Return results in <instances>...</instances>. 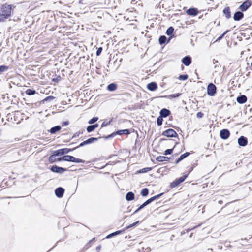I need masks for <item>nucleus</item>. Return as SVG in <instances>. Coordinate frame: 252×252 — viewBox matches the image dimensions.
Wrapping results in <instances>:
<instances>
[{"label": "nucleus", "mask_w": 252, "mask_h": 252, "mask_svg": "<svg viewBox=\"0 0 252 252\" xmlns=\"http://www.w3.org/2000/svg\"><path fill=\"white\" fill-rule=\"evenodd\" d=\"M188 175H184L182 177L176 179L174 181L171 183L170 186L171 188H175L180 185L181 183L183 182L185 179L187 178Z\"/></svg>", "instance_id": "39448f33"}, {"label": "nucleus", "mask_w": 252, "mask_h": 252, "mask_svg": "<svg viewBox=\"0 0 252 252\" xmlns=\"http://www.w3.org/2000/svg\"><path fill=\"white\" fill-rule=\"evenodd\" d=\"M56 159H57V160H58L59 161H63V157L58 158Z\"/></svg>", "instance_id": "13d9d810"}, {"label": "nucleus", "mask_w": 252, "mask_h": 252, "mask_svg": "<svg viewBox=\"0 0 252 252\" xmlns=\"http://www.w3.org/2000/svg\"><path fill=\"white\" fill-rule=\"evenodd\" d=\"M95 238H93L92 239H91L90 241H89V243H91L92 242H93Z\"/></svg>", "instance_id": "e2e57ef3"}, {"label": "nucleus", "mask_w": 252, "mask_h": 252, "mask_svg": "<svg viewBox=\"0 0 252 252\" xmlns=\"http://www.w3.org/2000/svg\"><path fill=\"white\" fill-rule=\"evenodd\" d=\"M171 114V111L166 108H162L159 112V115L163 118H166Z\"/></svg>", "instance_id": "9b49d317"}, {"label": "nucleus", "mask_w": 252, "mask_h": 252, "mask_svg": "<svg viewBox=\"0 0 252 252\" xmlns=\"http://www.w3.org/2000/svg\"><path fill=\"white\" fill-rule=\"evenodd\" d=\"M61 129V126L59 125L52 127L49 131L51 134H55L57 132L59 131Z\"/></svg>", "instance_id": "412c9836"}, {"label": "nucleus", "mask_w": 252, "mask_h": 252, "mask_svg": "<svg viewBox=\"0 0 252 252\" xmlns=\"http://www.w3.org/2000/svg\"><path fill=\"white\" fill-rule=\"evenodd\" d=\"M98 120V118L97 117H94L91 119L89 121L88 123L89 124H93L96 122Z\"/></svg>", "instance_id": "58836bf2"}, {"label": "nucleus", "mask_w": 252, "mask_h": 252, "mask_svg": "<svg viewBox=\"0 0 252 252\" xmlns=\"http://www.w3.org/2000/svg\"><path fill=\"white\" fill-rule=\"evenodd\" d=\"M75 143H76L75 142H72L71 143H70L69 144V145H72L75 144Z\"/></svg>", "instance_id": "69168bd1"}, {"label": "nucleus", "mask_w": 252, "mask_h": 252, "mask_svg": "<svg viewBox=\"0 0 252 252\" xmlns=\"http://www.w3.org/2000/svg\"><path fill=\"white\" fill-rule=\"evenodd\" d=\"M166 37L165 36H161L159 38V42L160 44L162 45L165 43L166 40Z\"/></svg>", "instance_id": "f704fd0d"}, {"label": "nucleus", "mask_w": 252, "mask_h": 252, "mask_svg": "<svg viewBox=\"0 0 252 252\" xmlns=\"http://www.w3.org/2000/svg\"><path fill=\"white\" fill-rule=\"evenodd\" d=\"M247 98L246 95L241 94L237 97V101L239 104H243L247 101Z\"/></svg>", "instance_id": "2eb2a0df"}, {"label": "nucleus", "mask_w": 252, "mask_h": 252, "mask_svg": "<svg viewBox=\"0 0 252 252\" xmlns=\"http://www.w3.org/2000/svg\"><path fill=\"white\" fill-rule=\"evenodd\" d=\"M184 66L183 65H182L181 66V69L183 70H184Z\"/></svg>", "instance_id": "338daca9"}, {"label": "nucleus", "mask_w": 252, "mask_h": 252, "mask_svg": "<svg viewBox=\"0 0 252 252\" xmlns=\"http://www.w3.org/2000/svg\"><path fill=\"white\" fill-rule=\"evenodd\" d=\"M170 159V158L163 156H158L156 158V160L158 162L169 161Z\"/></svg>", "instance_id": "a211bd4d"}, {"label": "nucleus", "mask_w": 252, "mask_h": 252, "mask_svg": "<svg viewBox=\"0 0 252 252\" xmlns=\"http://www.w3.org/2000/svg\"><path fill=\"white\" fill-rule=\"evenodd\" d=\"M145 205L143 203L142 204H141L133 213V214H135L139 212L140 210H141L142 209L144 208L145 207Z\"/></svg>", "instance_id": "a18cd8bd"}, {"label": "nucleus", "mask_w": 252, "mask_h": 252, "mask_svg": "<svg viewBox=\"0 0 252 252\" xmlns=\"http://www.w3.org/2000/svg\"><path fill=\"white\" fill-rule=\"evenodd\" d=\"M200 226V225H198V226ZM197 226H194L193 227V228H189L188 229H187L186 230V232L188 233V232H189V231H191L192 230H193V229H194L195 228L197 227Z\"/></svg>", "instance_id": "6e6d98bb"}, {"label": "nucleus", "mask_w": 252, "mask_h": 252, "mask_svg": "<svg viewBox=\"0 0 252 252\" xmlns=\"http://www.w3.org/2000/svg\"><path fill=\"white\" fill-rule=\"evenodd\" d=\"M124 231H125V229L116 231H115L114 232H113V233L108 235L106 236V238H111V237H113L114 236L120 234L122 233Z\"/></svg>", "instance_id": "5701e85b"}, {"label": "nucleus", "mask_w": 252, "mask_h": 252, "mask_svg": "<svg viewBox=\"0 0 252 252\" xmlns=\"http://www.w3.org/2000/svg\"><path fill=\"white\" fill-rule=\"evenodd\" d=\"M251 3L247 0L243 2L240 6L239 9L242 11H246L251 6Z\"/></svg>", "instance_id": "ddd939ff"}, {"label": "nucleus", "mask_w": 252, "mask_h": 252, "mask_svg": "<svg viewBox=\"0 0 252 252\" xmlns=\"http://www.w3.org/2000/svg\"><path fill=\"white\" fill-rule=\"evenodd\" d=\"M229 32V30L226 31L223 34H222L220 36L218 37L217 41L221 40L223 37L225 35V34H226Z\"/></svg>", "instance_id": "09e8293b"}, {"label": "nucleus", "mask_w": 252, "mask_h": 252, "mask_svg": "<svg viewBox=\"0 0 252 252\" xmlns=\"http://www.w3.org/2000/svg\"><path fill=\"white\" fill-rule=\"evenodd\" d=\"M204 116V114L203 113H202L201 112H198L197 114H196V117L197 118H201L203 117V116Z\"/></svg>", "instance_id": "603ef678"}, {"label": "nucleus", "mask_w": 252, "mask_h": 252, "mask_svg": "<svg viewBox=\"0 0 252 252\" xmlns=\"http://www.w3.org/2000/svg\"><path fill=\"white\" fill-rule=\"evenodd\" d=\"M55 98V97H54L53 96L50 95V96H48L46 97V98H45L43 100V102L45 103V102H47L48 101H51Z\"/></svg>", "instance_id": "473e14b6"}, {"label": "nucleus", "mask_w": 252, "mask_h": 252, "mask_svg": "<svg viewBox=\"0 0 252 252\" xmlns=\"http://www.w3.org/2000/svg\"><path fill=\"white\" fill-rule=\"evenodd\" d=\"M182 63H191V58L189 56H186L182 59Z\"/></svg>", "instance_id": "bb28decb"}, {"label": "nucleus", "mask_w": 252, "mask_h": 252, "mask_svg": "<svg viewBox=\"0 0 252 252\" xmlns=\"http://www.w3.org/2000/svg\"><path fill=\"white\" fill-rule=\"evenodd\" d=\"M174 32V28L172 27L168 28L166 31V33L167 35H171Z\"/></svg>", "instance_id": "72a5a7b5"}, {"label": "nucleus", "mask_w": 252, "mask_h": 252, "mask_svg": "<svg viewBox=\"0 0 252 252\" xmlns=\"http://www.w3.org/2000/svg\"><path fill=\"white\" fill-rule=\"evenodd\" d=\"M109 68V66L107 64H106V70L107 71H110V69Z\"/></svg>", "instance_id": "680f3d73"}, {"label": "nucleus", "mask_w": 252, "mask_h": 252, "mask_svg": "<svg viewBox=\"0 0 252 252\" xmlns=\"http://www.w3.org/2000/svg\"><path fill=\"white\" fill-rule=\"evenodd\" d=\"M147 88L151 91H154L158 88V85L155 82H152L147 84Z\"/></svg>", "instance_id": "4468645a"}, {"label": "nucleus", "mask_w": 252, "mask_h": 252, "mask_svg": "<svg viewBox=\"0 0 252 252\" xmlns=\"http://www.w3.org/2000/svg\"><path fill=\"white\" fill-rule=\"evenodd\" d=\"M139 223V221L138 220L130 225H129L128 226L126 227L124 229H125V231L126 230H127L128 229L130 228H131L133 226H135V225H136L137 224H138Z\"/></svg>", "instance_id": "4c0bfd02"}, {"label": "nucleus", "mask_w": 252, "mask_h": 252, "mask_svg": "<svg viewBox=\"0 0 252 252\" xmlns=\"http://www.w3.org/2000/svg\"><path fill=\"white\" fill-rule=\"evenodd\" d=\"M178 78L180 80L185 81L188 78V75L187 74L180 75Z\"/></svg>", "instance_id": "ea45409f"}, {"label": "nucleus", "mask_w": 252, "mask_h": 252, "mask_svg": "<svg viewBox=\"0 0 252 252\" xmlns=\"http://www.w3.org/2000/svg\"><path fill=\"white\" fill-rule=\"evenodd\" d=\"M238 144L242 147L246 146L248 144V139L247 137L241 136L238 139Z\"/></svg>", "instance_id": "1a4fd4ad"}, {"label": "nucleus", "mask_w": 252, "mask_h": 252, "mask_svg": "<svg viewBox=\"0 0 252 252\" xmlns=\"http://www.w3.org/2000/svg\"><path fill=\"white\" fill-rule=\"evenodd\" d=\"M73 162L75 163H84L85 161L79 158H77L74 157V159L73 160Z\"/></svg>", "instance_id": "49530a36"}, {"label": "nucleus", "mask_w": 252, "mask_h": 252, "mask_svg": "<svg viewBox=\"0 0 252 252\" xmlns=\"http://www.w3.org/2000/svg\"><path fill=\"white\" fill-rule=\"evenodd\" d=\"M148 194L149 189L146 188L143 189L141 191V195L143 197L147 196L148 195Z\"/></svg>", "instance_id": "c85d7f7f"}, {"label": "nucleus", "mask_w": 252, "mask_h": 252, "mask_svg": "<svg viewBox=\"0 0 252 252\" xmlns=\"http://www.w3.org/2000/svg\"><path fill=\"white\" fill-rule=\"evenodd\" d=\"M86 130L88 133H90V132H92L93 131H94V128L92 125L91 124L90 125H89V126H88L87 127Z\"/></svg>", "instance_id": "a19ab883"}, {"label": "nucleus", "mask_w": 252, "mask_h": 252, "mask_svg": "<svg viewBox=\"0 0 252 252\" xmlns=\"http://www.w3.org/2000/svg\"><path fill=\"white\" fill-rule=\"evenodd\" d=\"M223 12L227 18H229L231 17V12L229 7L225 8L223 10Z\"/></svg>", "instance_id": "393cba45"}, {"label": "nucleus", "mask_w": 252, "mask_h": 252, "mask_svg": "<svg viewBox=\"0 0 252 252\" xmlns=\"http://www.w3.org/2000/svg\"><path fill=\"white\" fill-rule=\"evenodd\" d=\"M82 132H81L80 131H79V132H76L75 133H74L73 134V135L72 136L71 139H73V138H75L76 137H77L79 136L80 134H82Z\"/></svg>", "instance_id": "3c124183"}, {"label": "nucleus", "mask_w": 252, "mask_h": 252, "mask_svg": "<svg viewBox=\"0 0 252 252\" xmlns=\"http://www.w3.org/2000/svg\"><path fill=\"white\" fill-rule=\"evenodd\" d=\"M152 169V167H145V168H142V169L138 170V173H146L148 171H151Z\"/></svg>", "instance_id": "7c9ffc66"}, {"label": "nucleus", "mask_w": 252, "mask_h": 252, "mask_svg": "<svg viewBox=\"0 0 252 252\" xmlns=\"http://www.w3.org/2000/svg\"><path fill=\"white\" fill-rule=\"evenodd\" d=\"M230 133L228 129H223L220 131V136L223 140H226L230 136Z\"/></svg>", "instance_id": "6e6552de"}, {"label": "nucleus", "mask_w": 252, "mask_h": 252, "mask_svg": "<svg viewBox=\"0 0 252 252\" xmlns=\"http://www.w3.org/2000/svg\"><path fill=\"white\" fill-rule=\"evenodd\" d=\"M102 47L98 48L97 49L96 53V55L97 56L100 55L101 53L102 52Z\"/></svg>", "instance_id": "864d4df0"}, {"label": "nucleus", "mask_w": 252, "mask_h": 252, "mask_svg": "<svg viewBox=\"0 0 252 252\" xmlns=\"http://www.w3.org/2000/svg\"><path fill=\"white\" fill-rule=\"evenodd\" d=\"M186 66H189V65L190 64H184Z\"/></svg>", "instance_id": "774afa93"}, {"label": "nucleus", "mask_w": 252, "mask_h": 252, "mask_svg": "<svg viewBox=\"0 0 252 252\" xmlns=\"http://www.w3.org/2000/svg\"><path fill=\"white\" fill-rule=\"evenodd\" d=\"M163 194V193H161L160 194H158V195H155L151 197L152 199L154 201V200L158 199Z\"/></svg>", "instance_id": "79ce46f5"}, {"label": "nucleus", "mask_w": 252, "mask_h": 252, "mask_svg": "<svg viewBox=\"0 0 252 252\" xmlns=\"http://www.w3.org/2000/svg\"><path fill=\"white\" fill-rule=\"evenodd\" d=\"M181 94H180V93L173 94H171L169 95L167 97L168 98H177V97H178L179 96H180L181 95ZM164 97H166L167 96H165Z\"/></svg>", "instance_id": "c9c22d12"}, {"label": "nucleus", "mask_w": 252, "mask_h": 252, "mask_svg": "<svg viewBox=\"0 0 252 252\" xmlns=\"http://www.w3.org/2000/svg\"><path fill=\"white\" fill-rule=\"evenodd\" d=\"M153 201L151 197L148 200H147L146 201L144 202L145 206L148 205V204H150L151 202H152Z\"/></svg>", "instance_id": "8fccbe9b"}, {"label": "nucleus", "mask_w": 252, "mask_h": 252, "mask_svg": "<svg viewBox=\"0 0 252 252\" xmlns=\"http://www.w3.org/2000/svg\"><path fill=\"white\" fill-rule=\"evenodd\" d=\"M243 16L244 14L242 12L237 11L234 14L233 19L235 21H239L243 17Z\"/></svg>", "instance_id": "f3484780"}, {"label": "nucleus", "mask_w": 252, "mask_h": 252, "mask_svg": "<svg viewBox=\"0 0 252 252\" xmlns=\"http://www.w3.org/2000/svg\"><path fill=\"white\" fill-rule=\"evenodd\" d=\"M163 118L160 116V115L159 117L157 118V123L158 126H160L162 125L163 121Z\"/></svg>", "instance_id": "2f4dec72"}, {"label": "nucleus", "mask_w": 252, "mask_h": 252, "mask_svg": "<svg viewBox=\"0 0 252 252\" xmlns=\"http://www.w3.org/2000/svg\"><path fill=\"white\" fill-rule=\"evenodd\" d=\"M251 67H252V64H251V66H247V68H251Z\"/></svg>", "instance_id": "0e129e2a"}, {"label": "nucleus", "mask_w": 252, "mask_h": 252, "mask_svg": "<svg viewBox=\"0 0 252 252\" xmlns=\"http://www.w3.org/2000/svg\"><path fill=\"white\" fill-rule=\"evenodd\" d=\"M173 149H166L164 153L165 155H170L173 153Z\"/></svg>", "instance_id": "37998d69"}, {"label": "nucleus", "mask_w": 252, "mask_h": 252, "mask_svg": "<svg viewBox=\"0 0 252 252\" xmlns=\"http://www.w3.org/2000/svg\"><path fill=\"white\" fill-rule=\"evenodd\" d=\"M11 6L10 5H2L0 7V22L7 18L11 14Z\"/></svg>", "instance_id": "f257e3e1"}, {"label": "nucleus", "mask_w": 252, "mask_h": 252, "mask_svg": "<svg viewBox=\"0 0 252 252\" xmlns=\"http://www.w3.org/2000/svg\"><path fill=\"white\" fill-rule=\"evenodd\" d=\"M162 135L166 136L167 137H171V138L178 137V136L177 132L174 130H173V129H171V128L165 130L164 131H163L162 133Z\"/></svg>", "instance_id": "f03ea898"}, {"label": "nucleus", "mask_w": 252, "mask_h": 252, "mask_svg": "<svg viewBox=\"0 0 252 252\" xmlns=\"http://www.w3.org/2000/svg\"><path fill=\"white\" fill-rule=\"evenodd\" d=\"M63 161L73 162V160L74 159V157L70 155H65L63 156Z\"/></svg>", "instance_id": "4be33fe9"}, {"label": "nucleus", "mask_w": 252, "mask_h": 252, "mask_svg": "<svg viewBox=\"0 0 252 252\" xmlns=\"http://www.w3.org/2000/svg\"><path fill=\"white\" fill-rule=\"evenodd\" d=\"M116 135V134L115 133V132H113L112 133H111V134L110 135H108L106 136H105L104 137V138L105 139H110V138H113L114 136H115Z\"/></svg>", "instance_id": "de8ad7c7"}, {"label": "nucleus", "mask_w": 252, "mask_h": 252, "mask_svg": "<svg viewBox=\"0 0 252 252\" xmlns=\"http://www.w3.org/2000/svg\"><path fill=\"white\" fill-rule=\"evenodd\" d=\"M75 149H76V148L75 147L73 148V149L63 148L54 151L53 153H55V155L59 156L61 155H63L66 154H68L70 152L72 151Z\"/></svg>", "instance_id": "7ed1b4c3"}, {"label": "nucleus", "mask_w": 252, "mask_h": 252, "mask_svg": "<svg viewBox=\"0 0 252 252\" xmlns=\"http://www.w3.org/2000/svg\"><path fill=\"white\" fill-rule=\"evenodd\" d=\"M92 126H93L94 128L95 129L96 128H97L98 126V124H94V125H92Z\"/></svg>", "instance_id": "bf43d9fd"}, {"label": "nucleus", "mask_w": 252, "mask_h": 252, "mask_svg": "<svg viewBox=\"0 0 252 252\" xmlns=\"http://www.w3.org/2000/svg\"><path fill=\"white\" fill-rule=\"evenodd\" d=\"M186 13L189 15L196 16L198 14V10L194 8H189L186 11Z\"/></svg>", "instance_id": "dca6fc26"}, {"label": "nucleus", "mask_w": 252, "mask_h": 252, "mask_svg": "<svg viewBox=\"0 0 252 252\" xmlns=\"http://www.w3.org/2000/svg\"><path fill=\"white\" fill-rule=\"evenodd\" d=\"M116 135H123L126 134L128 135L130 133V131L128 129H122V130H118L117 131L115 132Z\"/></svg>", "instance_id": "6ab92c4d"}, {"label": "nucleus", "mask_w": 252, "mask_h": 252, "mask_svg": "<svg viewBox=\"0 0 252 252\" xmlns=\"http://www.w3.org/2000/svg\"><path fill=\"white\" fill-rule=\"evenodd\" d=\"M117 88V86L116 84L114 83H112L109 84L107 87V89L109 91H115Z\"/></svg>", "instance_id": "b1692460"}, {"label": "nucleus", "mask_w": 252, "mask_h": 252, "mask_svg": "<svg viewBox=\"0 0 252 252\" xmlns=\"http://www.w3.org/2000/svg\"><path fill=\"white\" fill-rule=\"evenodd\" d=\"M57 156V155H55V153H54V154L51 155L48 158L49 162L50 163H53L57 161V159L56 158V157Z\"/></svg>", "instance_id": "a878e982"}, {"label": "nucleus", "mask_w": 252, "mask_h": 252, "mask_svg": "<svg viewBox=\"0 0 252 252\" xmlns=\"http://www.w3.org/2000/svg\"><path fill=\"white\" fill-rule=\"evenodd\" d=\"M25 93L29 95H32L36 93V91L33 89H28L25 91Z\"/></svg>", "instance_id": "c756f323"}, {"label": "nucleus", "mask_w": 252, "mask_h": 252, "mask_svg": "<svg viewBox=\"0 0 252 252\" xmlns=\"http://www.w3.org/2000/svg\"><path fill=\"white\" fill-rule=\"evenodd\" d=\"M100 138H101L100 137L99 138H95V137L89 138V139H87L86 140H85L83 142H81L78 146L75 147V148H76V149H77L79 147L84 146L86 145L93 143L94 142L98 141V139Z\"/></svg>", "instance_id": "423d86ee"}, {"label": "nucleus", "mask_w": 252, "mask_h": 252, "mask_svg": "<svg viewBox=\"0 0 252 252\" xmlns=\"http://www.w3.org/2000/svg\"><path fill=\"white\" fill-rule=\"evenodd\" d=\"M190 153L189 152H186L183 154H182L179 158L181 160H183L186 157L190 155Z\"/></svg>", "instance_id": "e433bc0d"}, {"label": "nucleus", "mask_w": 252, "mask_h": 252, "mask_svg": "<svg viewBox=\"0 0 252 252\" xmlns=\"http://www.w3.org/2000/svg\"><path fill=\"white\" fill-rule=\"evenodd\" d=\"M39 69L40 67H39V65H30L28 66V69L33 71V72H31V74H32L33 75H35V73H38L39 72Z\"/></svg>", "instance_id": "f8f14e48"}, {"label": "nucleus", "mask_w": 252, "mask_h": 252, "mask_svg": "<svg viewBox=\"0 0 252 252\" xmlns=\"http://www.w3.org/2000/svg\"><path fill=\"white\" fill-rule=\"evenodd\" d=\"M68 124H69L68 121H64V122H63L62 126H65L68 125Z\"/></svg>", "instance_id": "5fc2aeb1"}, {"label": "nucleus", "mask_w": 252, "mask_h": 252, "mask_svg": "<svg viewBox=\"0 0 252 252\" xmlns=\"http://www.w3.org/2000/svg\"><path fill=\"white\" fill-rule=\"evenodd\" d=\"M50 170L52 172L58 174H62L67 171V169L58 166L56 165L52 166L50 168Z\"/></svg>", "instance_id": "0eeeda50"}, {"label": "nucleus", "mask_w": 252, "mask_h": 252, "mask_svg": "<svg viewBox=\"0 0 252 252\" xmlns=\"http://www.w3.org/2000/svg\"><path fill=\"white\" fill-rule=\"evenodd\" d=\"M217 87L213 83H210L208 85L207 88V94L210 96H214L216 93Z\"/></svg>", "instance_id": "20e7f679"}, {"label": "nucleus", "mask_w": 252, "mask_h": 252, "mask_svg": "<svg viewBox=\"0 0 252 252\" xmlns=\"http://www.w3.org/2000/svg\"><path fill=\"white\" fill-rule=\"evenodd\" d=\"M112 121V119L110 120L108 122H106V121H104L102 123V124H101V127H105V126H108L109 125H110L111 124Z\"/></svg>", "instance_id": "c03bdc74"}, {"label": "nucleus", "mask_w": 252, "mask_h": 252, "mask_svg": "<svg viewBox=\"0 0 252 252\" xmlns=\"http://www.w3.org/2000/svg\"><path fill=\"white\" fill-rule=\"evenodd\" d=\"M64 191L65 190L63 188L58 187L55 189V193L57 197L61 198L63 196Z\"/></svg>", "instance_id": "9d476101"}, {"label": "nucleus", "mask_w": 252, "mask_h": 252, "mask_svg": "<svg viewBox=\"0 0 252 252\" xmlns=\"http://www.w3.org/2000/svg\"><path fill=\"white\" fill-rule=\"evenodd\" d=\"M180 161H181V159H180V158H178L175 161V163L176 164H177L178 163H179Z\"/></svg>", "instance_id": "4d7b16f0"}, {"label": "nucleus", "mask_w": 252, "mask_h": 252, "mask_svg": "<svg viewBox=\"0 0 252 252\" xmlns=\"http://www.w3.org/2000/svg\"><path fill=\"white\" fill-rule=\"evenodd\" d=\"M101 249V246H98L96 248V250L97 251V252H99V251Z\"/></svg>", "instance_id": "052dcab7"}, {"label": "nucleus", "mask_w": 252, "mask_h": 252, "mask_svg": "<svg viewBox=\"0 0 252 252\" xmlns=\"http://www.w3.org/2000/svg\"><path fill=\"white\" fill-rule=\"evenodd\" d=\"M9 69V67L6 65H0V75L6 72Z\"/></svg>", "instance_id": "cd10ccee"}, {"label": "nucleus", "mask_w": 252, "mask_h": 252, "mask_svg": "<svg viewBox=\"0 0 252 252\" xmlns=\"http://www.w3.org/2000/svg\"><path fill=\"white\" fill-rule=\"evenodd\" d=\"M134 194L131 191L127 192L126 195V199L127 201H132L134 199Z\"/></svg>", "instance_id": "aec40b11"}]
</instances>
